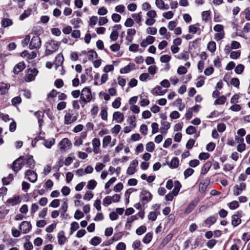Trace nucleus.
<instances>
[{"instance_id": "nucleus-1", "label": "nucleus", "mask_w": 250, "mask_h": 250, "mask_svg": "<svg viewBox=\"0 0 250 250\" xmlns=\"http://www.w3.org/2000/svg\"><path fill=\"white\" fill-rule=\"evenodd\" d=\"M60 43L54 40H50L45 44V54L49 55L58 50Z\"/></svg>"}, {"instance_id": "nucleus-2", "label": "nucleus", "mask_w": 250, "mask_h": 250, "mask_svg": "<svg viewBox=\"0 0 250 250\" xmlns=\"http://www.w3.org/2000/svg\"><path fill=\"white\" fill-rule=\"evenodd\" d=\"M64 123L65 125H70L75 122L78 118V114L74 113L72 109H69L64 111Z\"/></svg>"}, {"instance_id": "nucleus-3", "label": "nucleus", "mask_w": 250, "mask_h": 250, "mask_svg": "<svg viewBox=\"0 0 250 250\" xmlns=\"http://www.w3.org/2000/svg\"><path fill=\"white\" fill-rule=\"evenodd\" d=\"M92 99L91 89L85 87L83 88L81 91V100L84 104L89 103Z\"/></svg>"}, {"instance_id": "nucleus-4", "label": "nucleus", "mask_w": 250, "mask_h": 250, "mask_svg": "<svg viewBox=\"0 0 250 250\" xmlns=\"http://www.w3.org/2000/svg\"><path fill=\"white\" fill-rule=\"evenodd\" d=\"M39 73L36 68H29L27 70L26 74L24 78V81L27 82H30L35 80L36 76Z\"/></svg>"}, {"instance_id": "nucleus-5", "label": "nucleus", "mask_w": 250, "mask_h": 250, "mask_svg": "<svg viewBox=\"0 0 250 250\" xmlns=\"http://www.w3.org/2000/svg\"><path fill=\"white\" fill-rule=\"evenodd\" d=\"M243 212L242 210H238L235 214L231 216V225L236 227L241 223V217L243 216Z\"/></svg>"}, {"instance_id": "nucleus-6", "label": "nucleus", "mask_w": 250, "mask_h": 250, "mask_svg": "<svg viewBox=\"0 0 250 250\" xmlns=\"http://www.w3.org/2000/svg\"><path fill=\"white\" fill-rule=\"evenodd\" d=\"M41 45V40L38 36H34L29 43V47L30 49H39Z\"/></svg>"}, {"instance_id": "nucleus-7", "label": "nucleus", "mask_w": 250, "mask_h": 250, "mask_svg": "<svg viewBox=\"0 0 250 250\" xmlns=\"http://www.w3.org/2000/svg\"><path fill=\"white\" fill-rule=\"evenodd\" d=\"M72 146V144L68 138L62 139L59 143V146L61 150L66 151L69 149Z\"/></svg>"}, {"instance_id": "nucleus-8", "label": "nucleus", "mask_w": 250, "mask_h": 250, "mask_svg": "<svg viewBox=\"0 0 250 250\" xmlns=\"http://www.w3.org/2000/svg\"><path fill=\"white\" fill-rule=\"evenodd\" d=\"M140 197L143 204H146L151 200L152 195L148 190H143L141 193Z\"/></svg>"}, {"instance_id": "nucleus-9", "label": "nucleus", "mask_w": 250, "mask_h": 250, "mask_svg": "<svg viewBox=\"0 0 250 250\" xmlns=\"http://www.w3.org/2000/svg\"><path fill=\"white\" fill-rule=\"evenodd\" d=\"M23 157H20L14 161L12 165V169L15 172L19 171L24 165Z\"/></svg>"}, {"instance_id": "nucleus-10", "label": "nucleus", "mask_w": 250, "mask_h": 250, "mask_svg": "<svg viewBox=\"0 0 250 250\" xmlns=\"http://www.w3.org/2000/svg\"><path fill=\"white\" fill-rule=\"evenodd\" d=\"M31 228L32 225L30 222L26 221H22L20 226V229L23 234L29 232Z\"/></svg>"}, {"instance_id": "nucleus-11", "label": "nucleus", "mask_w": 250, "mask_h": 250, "mask_svg": "<svg viewBox=\"0 0 250 250\" xmlns=\"http://www.w3.org/2000/svg\"><path fill=\"white\" fill-rule=\"evenodd\" d=\"M246 188V184L245 183H241L239 185H236L234 187L233 194L238 196L241 194L243 191Z\"/></svg>"}, {"instance_id": "nucleus-12", "label": "nucleus", "mask_w": 250, "mask_h": 250, "mask_svg": "<svg viewBox=\"0 0 250 250\" xmlns=\"http://www.w3.org/2000/svg\"><path fill=\"white\" fill-rule=\"evenodd\" d=\"M25 175L28 180L31 182L35 183L37 180V174L33 170H27Z\"/></svg>"}, {"instance_id": "nucleus-13", "label": "nucleus", "mask_w": 250, "mask_h": 250, "mask_svg": "<svg viewBox=\"0 0 250 250\" xmlns=\"http://www.w3.org/2000/svg\"><path fill=\"white\" fill-rule=\"evenodd\" d=\"M217 219V218L216 216L211 215L204 221L203 226L209 228L216 222Z\"/></svg>"}, {"instance_id": "nucleus-14", "label": "nucleus", "mask_w": 250, "mask_h": 250, "mask_svg": "<svg viewBox=\"0 0 250 250\" xmlns=\"http://www.w3.org/2000/svg\"><path fill=\"white\" fill-rule=\"evenodd\" d=\"M92 144L93 146V152L97 154L100 152V146L101 145V142L98 138H95L92 141Z\"/></svg>"}, {"instance_id": "nucleus-15", "label": "nucleus", "mask_w": 250, "mask_h": 250, "mask_svg": "<svg viewBox=\"0 0 250 250\" xmlns=\"http://www.w3.org/2000/svg\"><path fill=\"white\" fill-rule=\"evenodd\" d=\"M23 164L26 165L28 167L33 169L35 167V162L32 156H28L23 158Z\"/></svg>"}, {"instance_id": "nucleus-16", "label": "nucleus", "mask_w": 250, "mask_h": 250, "mask_svg": "<svg viewBox=\"0 0 250 250\" xmlns=\"http://www.w3.org/2000/svg\"><path fill=\"white\" fill-rule=\"evenodd\" d=\"M124 120V115L120 111L114 112L113 114V121L118 123H121Z\"/></svg>"}, {"instance_id": "nucleus-17", "label": "nucleus", "mask_w": 250, "mask_h": 250, "mask_svg": "<svg viewBox=\"0 0 250 250\" xmlns=\"http://www.w3.org/2000/svg\"><path fill=\"white\" fill-rule=\"evenodd\" d=\"M25 68V64L23 62H21L17 64L14 67L13 72L15 74H18L20 72L23 71Z\"/></svg>"}, {"instance_id": "nucleus-18", "label": "nucleus", "mask_w": 250, "mask_h": 250, "mask_svg": "<svg viewBox=\"0 0 250 250\" xmlns=\"http://www.w3.org/2000/svg\"><path fill=\"white\" fill-rule=\"evenodd\" d=\"M155 38L151 36H147L146 39L144 40L141 42V46L143 47H146L147 46L148 44H151L153 43V42L155 41Z\"/></svg>"}, {"instance_id": "nucleus-19", "label": "nucleus", "mask_w": 250, "mask_h": 250, "mask_svg": "<svg viewBox=\"0 0 250 250\" xmlns=\"http://www.w3.org/2000/svg\"><path fill=\"white\" fill-rule=\"evenodd\" d=\"M198 203V200H193L191 201L185 210V213L188 214L190 213L196 207Z\"/></svg>"}, {"instance_id": "nucleus-20", "label": "nucleus", "mask_w": 250, "mask_h": 250, "mask_svg": "<svg viewBox=\"0 0 250 250\" xmlns=\"http://www.w3.org/2000/svg\"><path fill=\"white\" fill-rule=\"evenodd\" d=\"M156 6L162 10H167L169 9L168 4H165L163 0H155Z\"/></svg>"}, {"instance_id": "nucleus-21", "label": "nucleus", "mask_w": 250, "mask_h": 250, "mask_svg": "<svg viewBox=\"0 0 250 250\" xmlns=\"http://www.w3.org/2000/svg\"><path fill=\"white\" fill-rule=\"evenodd\" d=\"M167 91V90L166 89H163L161 86H157L152 89V93L158 95H163Z\"/></svg>"}, {"instance_id": "nucleus-22", "label": "nucleus", "mask_w": 250, "mask_h": 250, "mask_svg": "<svg viewBox=\"0 0 250 250\" xmlns=\"http://www.w3.org/2000/svg\"><path fill=\"white\" fill-rule=\"evenodd\" d=\"M10 87L9 83H1L0 85V92L1 95H4L8 92L9 89Z\"/></svg>"}, {"instance_id": "nucleus-23", "label": "nucleus", "mask_w": 250, "mask_h": 250, "mask_svg": "<svg viewBox=\"0 0 250 250\" xmlns=\"http://www.w3.org/2000/svg\"><path fill=\"white\" fill-rule=\"evenodd\" d=\"M64 61L63 55L61 54H58L54 61V64L56 65V68L61 66Z\"/></svg>"}, {"instance_id": "nucleus-24", "label": "nucleus", "mask_w": 250, "mask_h": 250, "mask_svg": "<svg viewBox=\"0 0 250 250\" xmlns=\"http://www.w3.org/2000/svg\"><path fill=\"white\" fill-rule=\"evenodd\" d=\"M57 237L58 239V243L60 245H62L65 243L66 238L63 231H60L58 234Z\"/></svg>"}, {"instance_id": "nucleus-25", "label": "nucleus", "mask_w": 250, "mask_h": 250, "mask_svg": "<svg viewBox=\"0 0 250 250\" xmlns=\"http://www.w3.org/2000/svg\"><path fill=\"white\" fill-rule=\"evenodd\" d=\"M173 237V234L171 233H169L167 234L162 241L161 243L160 244V248H163L165 245H166L172 239Z\"/></svg>"}, {"instance_id": "nucleus-26", "label": "nucleus", "mask_w": 250, "mask_h": 250, "mask_svg": "<svg viewBox=\"0 0 250 250\" xmlns=\"http://www.w3.org/2000/svg\"><path fill=\"white\" fill-rule=\"evenodd\" d=\"M175 57L179 60L187 61L189 57V53L187 51H184L176 56Z\"/></svg>"}, {"instance_id": "nucleus-27", "label": "nucleus", "mask_w": 250, "mask_h": 250, "mask_svg": "<svg viewBox=\"0 0 250 250\" xmlns=\"http://www.w3.org/2000/svg\"><path fill=\"white\" fill-rule=\"evenodd\" d=\"M112 138L110 135H107L104 137L102 141V146L103 148H105L108 145H110L111 142Z\"/></svg>"}, {"instance_id": "nucleus-28", "label": "nucleus", "mask_w": 250, "mask_h": 250, "mask_svg": "<svg viewBox=\"0 0 250 250\" xmlns=\"http://www.w3.org/2000/svg\"><path fill=\"white\" fill-rule=\"evenodd\" d=\"M211 166L212 164L211 162H206L202 167L201 172V174H206L208 171Z\"/></svg>"}, {"instance_id": "nucleus-29", "label": "nucleus", "mask_w": 250, "mask_h": 250, "mask_svg": "<svg viewBox=\"0 0 250 250\" xmlns=\"http://www.w3.org/2000/svg\"><path fill=\"white\" fill-rule=\"evenodd\" d=\"M44 112L42 111H38L35 112L34 115L38 120L40 126H41L42 123L43 122V118L44 117Z\"/></svg>"}, {"instance_id": "nucleus-30", "label": "nucleus", "mask_w": 250, "mask_h": 250, "mask_svg": "<svg viewBox=\"0 0 250 250\" xmlns=\"http://www.w3.org/2000/svg\"><path fill=\"white\" fill-rule=\"evenodd\" d=\"M174 187L172 192L175 194V196H176L178 194L182 185L179 181L176 180L174 183Z\"/></svg>"}, {"instance_id": "nucleus-31", "label": "nucleus", "mask_w": 250, "mask_h": 250, "mask_svg": "<svg viewBox=\"0 0 250 250\" xmlns=\"http://www.w3.org/2000/svg\"><path fill=\"white\" fill-rule=\"evenodd\" d=\"M162 125L163 126L160 128L161 133L163 134H167L168 129L170 127V124L167 122H163L162 123Z\"/></svg>"}, {"instance_id": "nucleus-32", "label": "nucleus", "mask_w": 250, "mask_h": 250, "mask_svg": "<svg viewBox=\"0 0 250 250\" xmlns=\"http://www.w3.org/2000/svg\"><path fill=\"white\" fill-rule=\"evenodd\" d=\"M152 237H153L152 233L148 232L147 233H146L145 235V236L143 238V240H142L143 242L146 244H148L151 241V240L152 239Z\"/></svg>"}, {"instance_id": "nucleus-33", "label": "nucleus", "mask_w": 250, "mask_h": 250, "mask_svg": "<svg viewBox=\"0 0 250 250\" xmlns=\"http://www.w3.org/2000/svg\"><path fill=\"white\" fill-rule=\"evenodd\" d=\"M55 140L54 138H50L48 140H44L43 144L47 148H50L54 145Z\"/></svg>"}, {"instance_id": "nucleus-34", "label": "nucleus", "mask_w": 250, "mask_h": 250, "mask_svg": "<svg viewBox=\"0 0 250 250\" xmlns=\"http://www.w3.org/2000/svg\"><path fill=\"white\" fill-rule=\"evenodd\" d=\"M132 247L133 250H142V245L139 240H136L133 242Z\"/></svg>"}, {"instance_id": "nucleus-35", "label": "nucleus", "mask_w": 250, "mask_h": 250, "mask_svg": "<svg viewBox=\"0 0 250 250\" xmlns=\"http://www.w3.org/2000/svg\"><path fill=\"white\" fill-rule=\"evenodd\" d=\"M80 103L81 104H82V106L83 107H84V104L83 103L81 100H74L73 102H72V106H73V108L74 109H76V110H79L80 108Z\"/></svg>"}, {"instance_id": "nucleus-36", "label": "nucleus", "mask_w": 250, "mask_h": 250, "mask_svg": "<svg viewBox=\"0 0 250 250\" xmlns=\"http://www.w3.org/2000/svg\"><path fill=\"white\" fill-rule=\"evenodd\" d=\"M31 8H28L27 10H24V12L20 16V19L21 21L24 20L31 14Z\"/></svg>"}, {"instance_id": "nucleus-37", "label": "nucleus", "mask_w": 250, "mask_h": 250, "mask_svg": "<svg viewBox=\"0 0 250 250\" xmlns=\"http://www.w3.org/2000/svg\"><path fill=\"white\" fill-rule=\"evenodd\" d=\"M136 117L135 116H131L128 117L127 119V122L133 128H134L136 126Z\"/></svg>"}, {"instance_id": "nucleus-38", "label": "nucleus", "mask_w": 250, "mask_h": 250, "mask_svg": "<svg viewBox=\"0 0 250 250\" xmlns=\"http://www.w3.org/2000/svg\"><path fill=\"white\" fill-rule=\"evenodd\" d=\"M13 179V175L12 174H9L7 177H4L2 179V182L3 185H8L10 184V182Z\"/></svg>"}, {"instance_id": "nucleus-39", "label": "nucleus", "mask_w": 250, "mask_h": 250, "mask_svg": "<svg viewBox=\"0 0 250 250\" xmlns=\"http://www.w3.org/2000/svg\"><path fill=\"white\" fill-rule=\"evenodd\" d=\"M210 11H204L202 13V20L205 22H208V20L210 19Z\"/></svg>"}, {"instance_id": "nucleus-40", "label": "nucleus", "mask_w": 250, "mask_h": 250, "mask_svg": "<svg viewBox=\"0 0 250 250\" xmlns=\"http://www.w3.org/2000/svg\"><path fill=\"white\" fill-rule=\"evenodd\" d=\"M12 24V21L11 20L5 18L2 20L1 21V25L3 27L6 28L8 27Z\"/></svg>"}, {"instance_id": "nucleus-41", "label": "nucleus", "mask_w": 250, "mask_h": 250, "mask_svg": "<svg viewBox=\"0 0 250 250\" xmlns=\"http://www.w3.org/2000/svg\"><path fill=\"white\" fill-rule=\"evenodd\" d=\"M207 48L210 52H214L216 50V43L213 41L209 42Z\"/></svg>"}, {"instance_id": "nucleus-42", "label": "nucleus", "mask_w": 250, "mask_h": 250, "mask_svg": "<svg viewBox=\"0 0 250 250\" xmlns=\"http://www.w3.org/2000/svg\"><path fill=\"white\" fill-rule=\"evenodd\" d=\"M241 55V51L240 50L238 51H233L230 52V58L232 59H238Z\"/></svg>"}, {"instance_id": "nucleus-43", "label": "nucleus", "mask_w": 250, "mask_h": 250, "mask_svg": "<svg viewBox=\"0 0 250 250\" xmlns=\"http://www.w3.org/2000/svg\"><path fill=\"white\" fill-rule=\"evenodd\" d=\"M82 20L79 18L73 19L71 21V23L74 25V27L75 28L80 27V24Z\"/></svg>"}, {"instance_id": "nucleus-44", "label": "nucleus", "mask_w": 250, "mask_h": 250, "mask_svg": "<svg viewBox=\"0 0 250 250\" xmlns=\"http://www.w3.org/2000/svg\"><path fill=\"white\" fill-rule=\"evenodd\" d=\"M68 208V205L66 201H64L61 207V215L63 216L65 213L67 211Z\"/></svg>"}, {"instance_id": "nucleus-45", "label": "nucleus", "mask_w": 250, "mask_h": 250, "mask_svg": "<svg viewBox=\"0 0 250 250\" xmlns=\"http://www.w3.org/2000/svg\"><path fill=\"white\" fill-rule=\"evenodd\" d=\"M226 98L225 96H221L214 101V104H223L226 101Z\"/></svg>"}, {"instance_id": "nucleus-46", "label": "nucleus", "mask_w": 250, "mask_h": 250, "mask_svg": "<svg viewBox=\"0 0 250 250\" xmlns=\"http://www.w3.org/2000/svg\"><path fill=\"white\" fill-rule=\"evenodd\" d=\"M179 165V159L177 157H174L172 159L170 163V167L175 168Z\"/></svg>"}, {"instance_id": "nucleus-47", "label": "nucleus", "mask_w": 250, "mask_h": 250, "mask_svg": "<svg viewBox=\"0 0 250 250\" xmlns=\"http://www.w3.org/2000/svg\"><path fill=\"white\" fill-rule=\"evenodd\" d=\"M121 98L120 97L116 98L115 101L112 104V107L114 108H119L121 104Z\"/></svg>"}, {"instance_id": "nucleus-48", "label": "nucleus", "mask_w": 250, "mask_h": 250, "mask_svg": "<svg viewBox=\"0 0 250 250\" xmlns=\"http://www.w3.org/2000/svg\"><path fill=\"white\" fill-rule=\"evenodd\" d=\"M101 242V238L95 236L91 240V244L93 246H97Z\"/></svg>"}, {"instance_id": "nucleus-49", "label": "nucleus", "mask_w": 250, "mask_h": 250, "mask_svg": "<svg viewBox=\"0 0 250 250\" xmlns=\"http://www.w3.org/2000/svg\"><path fill=\"white\" fill-rule=\"evenodd\" d=\"M97 182L94 180H91L89 181L87 185V188L89 189H94L97 186Z\"/></svg>"}, {"instance_id": "nucleus-50", "label": "nucleus", "mask_w": 250, "mask_h": 250, "mask_svg": "<svg viewBox=\"0 0 250 250\" xmlns=\"http://www.w3.org/2000/svg\"><path fill=\"white\" fill-rule=\"evenodd\" d=\"M228 205L229 208L231 210L235 209L237 208L239 206V203L237 201H233L229 203Z\"/></svg>"}, {"instance_id": "nucleus-51", "label": "nucleus", "mask_w": 250, "mask_h": 250, "mask_svg": "<svg viewBox=\"0 0 250 250\" xmlns=\"http://www.w3.org/2000/svg\"><path fill=\"white\" fill-rule=\"evenodd\" d=\"M141 12L139 13H135L132 15V17L134 18L135 21L137 23H140L142 21Z\"/></svg>"}, {"instance_id": "nucleus-52", "label": "nucleus", "mask_w": 250, "mask_h": 250, "mask_svg": "<svg viewBox=\"0 0 250 250\" xmlns=\"http://www.w3.org/2000/svg\"><path fill=\"white\" fill-rule=\"evenodd\" d=\"M146 230V228L145 226H141L136 230V233L138 235H141L144 233Z\"/></svg>"}, {"instance_id": "nucleus-53", "label": "nucleus", "mask_w": 250, "mask_h": 250, "mask_svg": "<svg viewBox=\"0 0 250 250\" xmlns=\"http://www.w3.org/2000/svg\"><path fill=\"white\" fill-rule=\"evenodd\" d=\"M244 69V66L242 64H239L235 68V72L237 74H241L243 73Z\"/></svg>"}, {"instance_id": "nucleus-54", "label": "nucleus", "mask_w": 250, "mask_h": 250, "mask_svg": "<svg viewBox=\"0 0 250 250\" xmlns=\"http://www.w3.org/2000/svg\"><path fill=\"white\" fill-rule=\"evenodd\" d=\"M155 148V145L152 142H149L146 145V150L148 152H152Z\"/></svg>"}, {"instance_id": "nucleus-55", "label": "nucleus", "mask_w": 250, "mask_h": 250, "mask_svg": "<svg viewBox=\"0 0 250 250\" xmlns=\"http://www.w3.org/2000/svg\"><path fill=\"white\" fill-rule=\"evenodd\" d=\"M112 200L111 196H106L103 200V205L106 207L112 203Z\"/></svg>"}, {"instance_id": "nucleus-56", "label": "nucleus", "mask_w": 250, "mask_h": 250, "mask_svg": "<svg viewBox=\"0 0 250 250\" xmlns=\"http://www.w3.org/2000/svg\"><path fill=\"white\" fill-rule=\"evenodd\" d=\"M171 60V57L168 55H163L160 57V61L163 63H168Z\"/></svg>"}, {"instance_id": "nucleus-57", "label": "nucleus", "mask_w": 250, "mask_h": 250, "mask_svg": "<svg viewBox=\"0 0 250 250\" xmlns=\"http://www.w3.org/2000/svg\"><path fill=\"white\" fill-rule=\"evenodd\" d=\"M200 28L195 24L191 25L188 27V31L192 34H196Z\"/></svg>"}, {"instance_id": "nucleus-58", "label": "nucleus", "mask_w": 250, "mask_h": 250, "mask_svg": "<svg viewBox=\"0 0 250 250\" xmlns=\"http://www.w3.org/2000/svg\"><path fill=\"white\" fill-rule=\"evenodd\" d=\"M157 217V213L156 211L150 212L148 215V218L152 221H154L156 220Z\"/></svg>"}, {"instance_id": "nucleus-59", "label": "nucleus", "mask_w": 250, "mask_h": 250, "mask_svg": "<svg viewBox=\"0 0 250 250\" xmlns=\"http://www.w3.org/2000/svg\"><path fill=\"white\" fill-rule=\"evenodd\" d=\"M194 172V170L191 168H188L185 170L184 172V176L185 178H187L189 176H191Z\"/></svg>"}, {"instance_id": "nucleus-60", "label": "nucleus", "mask_w": 250, "mask_h": 250, "mask_svg": "<svg viewBox=\"0 0 250 250\" xmlns=\"http://www.w3.org/2000/svg\"><path fill=\"white\" fill-rule=\"evenodd\" d=\"M88 56L89 60H92L94 58H97L98 57L97 53L92 50L88 52Z\"/></svg>"}, {"instance_id": "nucleus-61", "label": "nucleus", "mask_w": 250, "mask_h": 250, "mask_svg": "<svg viewBox=\"0 0 250 250\" xmlns=\"http://www.w3.org/2000/svg\"><path fill=\"white\" fill-rule=\"evenodd\" d=\"M196 131V128L194 126L190 125L186 129V132L188 134L191 135L195 133Z\"/></svg>"}, {"instance_id": "nucleus-62", "label": "nucleus", "mask_w": 250, "mask_h": 250, "mask_svg": "<svg viewBox=\"0 0 250 250\" xmlns=\"http://www.w3.org/2000/svg\"><path fill=\"white\" fill-rule=\"evenodd\" d=\"M79 228V224L76 222H73L71 224V232L73 233L76 230H77Z\"/></svg>"}, {"instance_id": "nucleus-63", "label": "nucleus", "mask_w": 250, "mask_h": 250, "mask_svg": "<svg viewBox=\"0 0 250 250\" xmlns=\"http://www.w3.org/2000/svg\"><path fill=\"white\" fill-rule=\"evenodd\" d=\"M118 36V31L117 30H113L110 35V38L111 40L115 41L117 40Z\"/></svg>"}, {"instance_id": "nucleus-64", "label": "nucleus", "mask_w": 250, "mask_h": 250, "mask_svg": "<svg viewBox=\"0 0 250 250\" xmlns=\"http://www.w3.org/2000/svg\"><path fill=\"white\" fill-rule=\"evenodd\" d=\"M195 143V141L193 139L188 140L186 144V148L188 149H191Z\"/></svg>"}]
</instances>
